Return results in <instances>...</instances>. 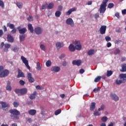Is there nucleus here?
Listing matches in <instances>:
<instances>
[{"label":"nucleus","mask_w":126,"mask_h":126,"mask_svg":"<svg viewBox=\"0 0 126 126\" xmlns=\"http://www.w3.org/2000/svg\"><path fill=\"white\" fill-rule=\"evenodd\" d=\"M27 122H28L29 123H32V119H31V118H28L27 119Z\"/></svg>","instance_id":"nucleus-62"},{"label":"nucleus","mask_w":126,"mask_h":126,"mask_svg":"<svg viewBox=\"0 0 126 126\" xmlns=\"http://www.w3.org/2000/svg\"><path fill=\"white\" fill-rule=\"evenodd\" d=\"M62 65H63V66H66V65H67V63H66V62H64L62 63Z\"/></svg>","instance_id":"nucleus-60"},{"label":"nucleus","mask_w":126,"mask_h":126,"mask_svg":"<svg viewBox=\"0 0 126 126\" xmlns=\"http://www.w3.org/2000/svg\"><path fill=\"white\" fill-rule=\"evenodd\" d=\"M107 29V26L104 25V26H102L100 27V29L99 30V31L100 32V34H101L102 35H103V34H105V33H106V30Z\"/></svg>","instance_id":"nucleus-14"},{"label":"nucleus","mask_w":126,"mask_h":126,"mask_svg":"<svg viewBox=\"0 0 126 126\" xmlns=\"http://www.w3.org/2000/svg\"><path fill=\"white\" fill-rule=\"evenodd\" d=\"M120 80H116V84L118 85L122 84V83H125L126 81V74H121L120 75Z\"/></svg>","instance_id":"nucleus-4"},{"label":"nucleus","mask_w":126,"mask_h":126,"mask_svg":"<svg viewBox=\"0 0 126 126\" xmlns=\"http://www.w3.org/2000/svg\"><path fill=\"white\" fill-rule=\"evenodd\" d=\"M60 113H62V110L61 109H58L55 112V116H58V115H60Z\"/></svg>","instance_id":"nucleus-41"},{"label":"nucleus","mask_w":126,"mask_h":126,"mask_svg":"<svg viewBox=\"0 0 126 126\" xmlns=\"http://www.w3.org/2000/svg\"><path fill=\"white\" fill-rule=\"evenodd\" d=\"M40 48L42 51H46V46L43 44H41L40 45Z\"/></svg>","instance_id":"nucleus-43"},{"label":"nucleus","mask_w":126,"mask_h":126,"mask_svg":"<svg viewBox=\"0 0 126 126\" xmlns=\"http://www.w3.org/2000/svg\"><path fill=\"white\" fill-rule=\"evenodd\" d=\"M6 90L8 91H11V86H10V82L9 81H7V86L6 87Z\"/></svg>","instance_id":"nucleus-24"},{"label":"nucleus","mask_w":126,"mask_h":126,"mask_svg":"<svg viewBox=\"0 0 126 126\" xmlns=\"http://www.w3.org/2000/svg\"><path fill=\"white\" fill-rule=\"evenodd\" d=\"M1 104L2 106V109H3L4 110V109H5V108L6 109H7L8 108H9V104L8 103H6V102H3V101L1 102Z\"/></svg>","instance_id":"nucleus-16"},{"label":"nucleus","mask_w":126,"mask_h":126,"mask_svg":"<svg viewBox=\"0 0 126 126\" xmlns=\"http://www.w3.org/2000/svg\"><path fill=\"white\" fill-rule=\"evenodd\" d=\"M36 89H37V90H43L44 89V87H40L39 85H37L35 86Z\"/></svg>","instance_id":"nucleus-42"},{"label":"nucleus","mask_w":126,"mask_h":126,"mask_svg":"<svg viewBox=\"0 0 126 126\" xmlns=\"http://www.w3.org/2000/svg\"><path fill=\"white\" fill-rule=\"evenodd\" d=\"M85 70H84V69H83V68H81L80 71H79V72L81 74H82L83 73H84Z\"/></svg>","instance_id":"nucleus-56"},{"label":"nucleus","mask_w":126,"mask_h":126,"mask_svg":"<svg viewBox=\"0 0 126 126\" xmlns=\"http://www.w3.org/2000/svg\"><path fill=\"white\" fill-rule=\"evenodd\" d=\"M94 18H95V19H97V18H99V14L96 13L94 15Z\"/></svg>","instance_id":"nucleus-59"},{"label":"nucleus","mask_w":126,"mask_h":126,"mask_svg":"<svg viewBox=\"0 0 126 126\" xmlns=\"http://www.w3.org/2000/svg\"><path fill=\"white\" fill-rule=\"evenodd\" d=\"M36 113H37V112L35 109H31L29 111V115H31V116H35V115H36Z\"/></svg>","instance_id":"nucleus-23"},{"label":"nucleus","mask_w":126,"mask_h":126,"mask_svg":"<svg viewBox=\"0 0 126 126\" xmlns=\"http://www.w3.org/2000/svg\"><path fill=\"white\" fill-rule=\"evenodd\" d=\"M54 7V3H50L48 5H47V8L48 9H52Z\"/></svg>","instance_id":"nucleus-34"},{"label":"nucleus","mask_w":126,"mask_h":126,"mask_svg":"<svg viewBox=\"0 0 126 126\" xmlns=\"http://www.w3.org/2000/svg\"><path fill=\"white\" fill-rule=\"evenodd\" d=\"M56 46L57 50H60L61 48L63 47V43L61 42H57L56 43Z\"/></svg>","instance_id":"nucleus-19"},{"label":"nucleus","mask_w":126,"mask_h":126,"mask_svg":"<svg viewBox=\"0 0 126 126\" xmlns=\"http://www.w3.org/2000/svg\"><path fill=\"white\" fill-rule=\"evenodd\" d=\"M19 83L20 84V85H22V86H23V85L25 84V81L22 80H20Z\"/></svg>","instance_id":"nucleus-49"},{"label":"nucleus","mask_w":126,"mask_h":126,"mask_svg":"<svg viewBox=\"0 0 126 126\" xmlns=\"http://www.w3.org/2000/svg\"><path fill=\"white\" fill-rule=\"evenodd\" d=\"M37 70H41L42 68H41V64L39 62H37L36 63V67Z\"/></svg>","instance_id":"nucleus-30"},{"label":"nucleus","mask_w":126,"mask_h":126,"mask_svg":"<svg viewBox=\"0 0 126 126\" xmlns=\"http://www.w3.org/2000/svg\"><path fill=\"white\" fill-rule=\"evenodd\" d=\"M4 48H5V49H4V52H8V49H9V48H10V44H9L8 43H5L4 44Z\"/></svg>","instance_id":"nucleus-25"},{"label":"nucleus","mask_w":126,"mask_h":126,"mask_svg":"<svg viewBox=\"0 0 126 126\" xmlns=\"http://www.w3.org/2000/svg\"><path fill=\"white\" fill-rule=\"evenodd\" d=\"M72 63L73 64H74V65H78V66H79V65H80V64H81V60H74L72 62Z\"/></svg>","instance_id":"nucleus-18"},{"label":"nucleus","mask_w":126,"mask_h":126,"mask_svg":"<svg viewBox=\"0 0 126 126\" xmlns=\"http://www.w3.org/2000/svg\"><path fill=\"white\" fill-rule=\"evenodd\" d=\"M73 44L75 45V49L77 51H80L82 49V46H81V43L79 41L75 40Z\"/></svg>","instance_id":"nucleus-6"},{"label":"nucleus","mask_w":126,"mask_h":126,"mask_svg":"<svg viewBox=\"0 0 126 126\" xmlns=\"http://www.w3.org/2000/svg\"><path fill=\"white\" fill-rule=\"evenodd\" d=\"M105 40L106 41V42H109V41H111V37L109 36H106Z\"/></svg>","instance_id":"nucleus-51"},{"label":"nucleus","mask_w":126,"mask_h":126,"mask_svg":"<svg viewBox=\"0 0 126 126\" xmlns=\"http://www.w3.org/2000/svg\"><path fill=\"white\" fill-rule=\"evenodd\" d=\"M20 77H25V75H24V73L22 72L20 69H18L17 78H20Z\"/></svg>","instance_id":"nucleus-15"},{"label":"nucleus","mask_w":126,"mask_h":126,"mask_svg":"<svg viewBox=\"0 0 126 126\" xmlns=\"http://www.w3.org/2000/svg\"><path fill=\"white\" fill-rule=\"evenodd\" d=\"M101 80V76H98L94 79V82H99Z\"/></svg>","instance_id":"nucleus-38"},{"label":"nucleus","mask_w":126,"mask_h":126,"mask_svg":"<svg viewBox=\"0 0 126 126\" xmlns=\"http://www.w3.org/2000/svg\"><path fill=\"white\" fill-rule=\"evenodd\" d=\"M42 32L43 29L40 27H38L34 29V33H35L36 35H40V34H42Z\"/></svg>","instance_id":"nucleus-11"},{"label":"nucleus","mask_w":126,"mask_h":126,"mask_svg":"<svg viewBox=\"0 0 126 126\" xmlns=\"http://www.w3.org/2000/svg\"><path fill=\"white\" fill-rule=\"evenodd\" d=\"M106 6L107 5L101 4L100 5V7L99 8V12L100 13H104L105 11H106Z\"/></svg>","instance_id":"nucleus-12"},{"label":"nucleus","mask_w":126,"mask_h":126,"mask_svg":"<svg viewBox=\"0 0 126 126\" xmlns=\"http://www.w3.org/2000/svg\"><path fill=\"white\" fill-rule=\"evenodd\" d=\"M51 70L52 71V72H59V71L61 70V67L59 66H53L51 67Z\"/></svg>","instance_id":"nucleus-13"},{"label":"nucleus","mask_w":126,"mask_h":126,"mask_svg":"<svg viewBox=\"0 0 126 126\" xmlns=\"http://www.w3.org/2000/svg\"><path fill=\"white\" fill-rule=\"evenodd\" d=\"M76 9L74 8L70 9L67 12H66V15H70L71 12L73 11H75Z\"/></svg>","instance_id":"nucleus-27"},{"label":"nucleus","mask_w":126,"mask_h":126,"mask_svg":"<svg viewBox=\"0 0 126 126\" xmlns=\"http://www.w3.org/2000/svg\"><path fill=\"white\" fill-rule=\"evenodd\" d=\"M94 116H100L101 115V113H100L99 111L95 110L94 113Z\"/></svg>","instance_id":"nucleus-40"},{"label":"nucleus","mask_w":126,"mask_h":126,"mask_svg":"<svg viewBox=\"0 0 126 126\" xmlns=\"http://www.w3.org/2000/svg\"><path fill=\"white\" fill-rule=\"evenodd\" d=\"M95 108H96V103L92 102L91 106L90 107V111H94V110L95 109Z\"/></svg>","instance_id":"nucleus-21"},{"label":"nucleus","mask_w":126,"mask_h":126,"mask_svg":"<svg viewBox=\"0 0 126 126\" xmlns=\"http://www.w3.org/2000/svg\"><path fill=\"white\" fill-rule=\"evenodd\" d=\"M7 40L8 42H9L10 43H13V41H14L13 37L10 34L7 35Z\"/></svg>","instance_id":"nucleus-17"},{"label":"nucleus","mask_w":126,"mask_h":126,"mask_svg":"<svg viewBox=\"0 0 126 126\" xmlns=\"http://www.w3.org/2000/svg\"><path fill=\"white\" fill-rule=\"evenodd\" d=\"M14 92L16 94H18L19 96H20V95H25L27 93V89H16L14 90Z\"/></svg>","instance_id":"nucleus-2"},{"label":"nucleus","mask_w":126,"mask_h":126,"mask_svg":"<svg viewBox=\"0 0 126 126\" xmlns=\"http://www.w3.org/2000/svg\"><path fill=\"white\" fill-rule=\"evenodd\" d=\"M98 91H100L99 87L95 88L93 90V92H94V93H96L98 92Z\"/></svg>","instance_id":"nucleus-48"},{"label":"nucleus","mask_w":126,"mask_h":126,"mask_svg":"<svg viewBox=\"0 0 126 126\" xmlns=\"http://www.w3.org/2000/svg\"><path fill=\"white\" fill-rule=\"evenodd\" d=\"M10 114V117L13 120H18L19 119V115H20V112L17 110V109H10L9 111Z\"/></svg>","instance_id":"nucleus-1"},{"label":"nucleus","mask_w":126,"mask_h":126,"mask_svg":"<svg viewBox=\"0 0 126 126\" xmlns=\"http://www.w3.org/2000/svg\"><path fill=\"white\" fill-rule=\"evenodd\" d=\"M27 77L28 81L29 82H30V83H33V82H35V79L33 78V76H32V74L31 73H28L27 74Z\"/></svg>","instance_id":"nucleus-9"},{"label":"nucleus","mask_w":126,"mask_h":126,"mask_svg":"<svg viewBox=\"0 0 126 126\" xmlns=\"http://www.w3.org/2000/svg\"><path fill=\"white\" fill-rule=\"evenodd\" d=\"M61 14H62V12H61V11H57L55 12V16L56 17H60V16H61Z\"/></svg>","instance_id":"nucleus-37"},{"label":"nucleus","mask_w":126,"mask_h":126,"mask_svg":"<svg viewBox=\"0 0 126 126\" xmlns=\"http://www.w3.org/2000/svg\"><path fill=\"white\" fill-rule=\"evenodd\" d=\"M48 7V3H44L42 4L41 9H46V7Z\"/></svg>","instance_id":"nucleus-39"},{"label":"nucleus","mask_w":126,"mask_h":126,"mask_svg":"<svg viewBox=\"0 0 126 126\" xmlns=\"http://www.w3.org/2000/svg\"><path fill=\"white\" fill-rule=\"evenodd\" d=\"M112 74H113V72L112 71L107 70L106 74V76H107V77H110Z\"/></svg>","instance_id":"nucleus-35"},{"label":"nucleus","mask_w":126,"mask_h":126,"mask_svg":"<svg viewBox=\"0 0 126 126\" xmlns=\"http://www.w3.org/2000/svg\"><path fill=\"white\" fill-rule=\"evenodd\" d=\"M37 94V92L34 91L32 94L30 95V98L32 100H33V99H35L36 98V94Z\"/></svg>","instance_id":"nucleus-26"},{"label":"nucleus","mask_w":126,"mask_h":126,"mask_svg":"<svg viewBox=\"0 0 126 126\" xmlns=\"http://www.w3.org/2000/svg\"><path fill=\"white\" fill-rule=\"evenodd\" d=\"M19 39L20 42H23L25 40V34L20 35Z\"/></svg>","instance_id":"nucleus-29"},{"label":"nucleus","mask_w":126,"mask_h":126,"mask_svg":"<svg viewBox=\"0 0 126 126\" xmlns=\"http://www.w3.org/2000/svg\"><path fill=\"white\" fill-rule=\"evenodd\" d=\"M13 105L14 107L16 108L17 107H18V106H19V103L16 102H14L13 103Z\"/></svg>","instance_id":"nucleus-50"},{"label":"nucleus","mask_w":126,"mask_h":126,"mask_svg":"<svg viewBox=\"0 0 126 126\" xmlns=\"http://www.w3.org/2000/svg\"><path fill=\"white\" fill-rule=\"evenodd\" d=\"M126 57H122L121 59V62H126Z\"/></svg>","instance_id":"nucleus-63"},{"label":"nucleus","mask_w":126,"mask_h":126,"mask_svg":"<svg viewBox=\"0 0 126 126\" xmlns=\"http://www.w3.org/2000/svg\"><path fill=\"white\" fill-rule=\"evenodd\" d=\"M121 42H122V40H116L115 41V44H117V45H119Z\"/></svg>","instance_id":"nucleus-55"},{"label":"nucleus","mask_w":126,"mask_h":126,"mask_svg":"<svg viewBox=\"0 0 126 126\" xmlns=\"http://www.w3.org/2000/svg\"><path fill=\"white\" fill-rule=\"evenodd\" d=\"M111 97L114 101H118L119 100V96L115 94H111Z\"/></svg>","instance_id":"nucleus-20"},{"label":"nucleus","mask_w":126,"mask_h":126,"mask_svg":"<svg viewBox=\"0 0 126 126\" xmlns=\"http://www.w3.org/2000/svg\"><path fill=\"white\" fill-rule=\"evenodd\" d=\"M0 6H1L2 8H4V3H3V1L1 0H0Z\"/></svg>","instance_id":"nucleus-47"},{"label":"nucleus","mask_w":126,"mask_h":126,"mask_svg":"<svg viewBox=\"0 0 126 126\" xmlns=\"http://www.w3.org/2000/svg\"><path fill=\"white\" fill-rule=\"evenodd\" d=\"M120 53H121V50H120V49H116L114 51L115 55H119V54H120Z\"/></svg>","instance_id":"nucleus-44"},{"label":"nucleus","mask_w":126,"mask_h":126,"mask_svg":"<svg viewBox=\"0 0 126 126\" xmlns=\"http://www.w3.org/2000/svg\"><path fill=\"white\" fill-rule=\"evenodd\" d=\"M28 28H29V30L30 31L31 33H34V29L33 28L32 24H29L28 25Z\"/></svg>","instance_id":"nucleus-22"},{"label":"nucleus","mask_w":126,"mask_h":126,"mask_svg":"<svg viewBox=\"0 0 126 126\" xmlns=\"http://www.w3.org/2000/svg\"><path fill=\"white\" fill-rule=\"evenodd\" d=\"M102 122H105L108 121V117L104 116L101 118Z\"/></svg>","instance_id":"nucleus-46"},{"label":"nucleus","mask_w":126,"mask_h":126,"mask_svg":"<svg viewBox=\"0 0 126 126\" xmlns=\"http://www.w3.org/2000/svg\"><path fill=\"white\" fill-rule=\"evenodd\" d=\"M109 0H103V1L101 3V4H103L104 5H107V2L109 1Z\"/></svg>","instance_id":"nucleus-52"},{"label":"nucleus","mask_w":126,"mask_h":126,"mask_svg":"<svg viewBox=\"0 0 126 126\" xmlns=\"http://www.w3.org/2000/svg\"><path fill=\"white\" fill-rule=\"evenodd\" d=\"M66 24L67 25H70L71 27H74V22L72 19L69 18L66 20Z\"/></svg>","instance_id":"nucleus-10"},{"label":"nucleus","mask_w":126,"mask_h":126,"mask_svg":"<svg viewBox=\"0 0 126 126\" xmlns=\"http://www.w3.org/2000/svg\"><path fill=\"white\" fill-rule=\"evenodd\" d=\"M13 52H14L15 53H17V52H18V48L17 47H15L13 49Z\"/></svg>","instance_id":"nucleus-57"},{"label":"nucleus","mask_w":126,"mask_h":126,"mask_svg":"<svg viewBox=\"0 0 126 126\" xmlns=\"http://www.w3.org/2000/svg\"><path fill=\"white\" fill-rule=\"evenodd\" d=\"M94 53V50L91 49L88 52V54L89 56H92V55H93Z\"/></svg>","instance_id":"nucleus-36"},{"label":"nucleus","mask_w":126,"mask_h":126,"mask_svg":"<svg viewBox=\"0 0 126 126\" xmlns=\"http://www.w3.org/2000/svg\"><path fill=\"white\" fill-rule=\"evenodd\" d=\"M46 65L47 67H50L52 65V62L50 60H48L46 63Z\"/></svg>","instance_id":"nucleus-32"},{"label":"nucleus","mask_w":126,"mask_h":126,"mask_svg":"<svg viewBox=\"0 0 126 126\" xmlns=\"http://www.w3.org/2000/svg\"><path fill=\"white\" fill-rule=\"evenodd\" d=\"M27 20H28V21H33V17H32V16H29L27 18Z\"/></svg>","instance_id":"nucleus-53"},{"label":"nucleus","mask_w":126,"mask_h":126,"mask_svg":"<svg viewBox=\"0 0 126 126\" xmlns=\"http://www.w3.org/2000/svg\"><path fill=\"white\" fill-rule=\"evenodd\" d=\"M16 5L19 8H22V6H23V4H22V3L20 2H17L16 3Z\"/></svg>","instance_id":"nucleus-33"},{"label":"nucleus","mask_w":126,"mask_h":126,"mask_svg":"<svg viewBox=\"0 0 126 126\" xmlns=\"http://www.w3.org/2000/svg\"><path fill=\"white\" fill-rule=\"evenodd\" d=\"M122 14H126V9H124L122 11Z\"/></svg>","instance_id":"nucleus-64"},{"label":"nucleus","mask_w":126,"mask_h":126,"mask_svg":"<svg viewBox=\"0 0 126 126\" xmlns=\"http://www.w3.org/2000/svg\"><path fill=\"white\" fill-rule=\"evenodd\" d=\"M21 60H22L23 63H24L25 64V65L27 67V68L29 70H30L31 67H30V66H29V63H28V60H27V59L23 56L21 57Z\"/></svg>","instance_id":"nucleus-7"},{"label":"nucleus","mask_w":126,"mask_h":126,"mask_svg":"<svg viewBox=\"0 0 126 126\" xmlns=\"http://www.w3.org/2000/svg\"><path fill=\"white\" fill-rule=\"evenodd\" d=\"M17 29L18 30L19 33H20V34H24L27 31V29H26V28L21 29V26H18L17 28Z\"/></svg>","instance_id":"nucleus-8"},{"label":"nucleus","mask_w":126,"mask_h":126,"mask_svg":"<svg viewBox=\"0 0 126 126\" xmlns=\"http://www.w3.org/2000/svg\"><path fill=\"white\" fill-rule=\"evenodd\" d=\"M27 103L28 105H32L33 104V101H32V100L28 101L27 102Z\"/></svg>","instance_id":"nucleus-58"},{"label":"nucleus","mask_w":126,"mask_h":126,"mask_svg":"<svg viewBox=\"0 0 126 126\" xmlns=\"http://www.w3.org/2000/svg\"><path fill=\"white\" fill-rule=\"evenodd\" d=\"M7 27H9L10 29H12L11 31V34H15L16 33V29H15V26L10 23H8L6 25Z\"/></svg>","instance_id":"nucleus-5"},{"label":"nucleus","mask_w":126,"mask_h":126,"mask_svg":"<svg viewBox=\"0 0 126 126\" xmlns=\"http://www.w3.org/2000/svg\"><path fill=\"white\" fill-rule=\"evenodd\" d=\"M107 48H110V47H112V43H111V42L107 43Z\"/></svg>","instance_id":"nucleus-61"},{"label":"nucleus","mask_w":126,"mask_h":126,"mask_svg":"<svg viewBox=\"0 0 126 126\" xmlns=\"http://www.w3.org/2000/svg\"><path fill=\"white\" fill-rule=\"evenodd\" d=\"M3 69V66H0V77H5L9 74V71Z\"/></svg>","instance_id":"nucleus-3"},{"label":"nucleus","mask_w":126,"mask_h":126,"mask_svg":"<svg viewBox=\"0 0 126 126\" xmlns=\"http://www.w3.org/2000/svg\"><path fill=\"white\" fill-rule=\"evenodd\" d=\"M122 70H121V71H122V72H125V71H126V64L124 63L122 64Z\"/></svg>","instance_id":"nucleus-31"},{"label":"nucleus","mask_w":126,"mask_h":126,"mask_svg":"<svg viewBox=\"0 0 126 126\" xmlns=\"http://www.w3.org/2000/svg\"><path fill=\"white\" fill-rule=\"evenodd\" d=\"M69 50L70 52H74L75 51V47L73 44H70L69 46Z\"/></svg>","instance_id":"nucleus-28"},{"label":"nucleus","mask_w":126,"mask_h":126,"mask_svg":"<svg viewBox=\"0 0 126 126\" xmlns=\"http://www.w3.org/2000/svg\"><path fill=\"white\" fill-rule=\"evenodd\" d=\"M114 6H115V4H114V3H109L108 4V8H113V7H114Z\"/></svg>","instance_id":"nucleus-45"},{"label":"nucleus","mask_w":126,"mask_h":126,"mask_svg":"<svg viewBox=\"0 0 126 126\" xmlns=\"http://www.w3.org/2000/svg\"><path fill=\"white\" fill-rule=\"evenodd\" d=\"M65 57V55L62 54L60 56H59V59L60 60H63V58H64Z\"/></svg>","instance_id":"nucleus-54"}]
</instances>
